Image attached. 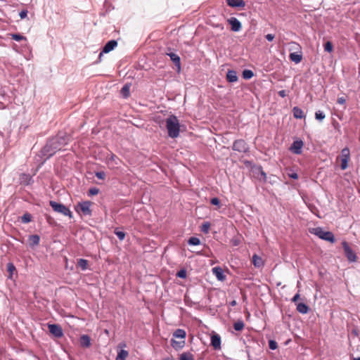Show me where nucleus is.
<instances>
[{"mask_svg": "<svg viewBox=\"0 0 360 360\" xmlns=\"http://www.w3.org/2000/svg\"><path fill=\"white\" fill-rule=\"evenodd\" d=\"M163 360H173V358L172 357H167V358L164 359Z\"/></svg>", "mask_w": 360, "mask_h": 360, "instance_id": "obj_54", "label": "nucleus"}, {"mask_svg": "<svg viewBox=\"0 0 360 360\" xmlns=\"http://www.w3.org/2000/svg\"><path fill=\"white\" fill-rule=\"evenodd\" d=\"M226 79L229 82H236L238 80L236 71L233 70H229L226 74Z\"/></svg>", "mask_w": 360, "mask_h": 360, "instance_id": "obj_17", "label": "nucleus"}, {"mask_svg": "<svg viewBox=\"0 0 360 360\" xmlns=\"http://www.w3.org/2000/svg\"><path fill=\"white\" fill-rule=\"evenodd\" d=\"M311 233L317 236L319 238L330 243H334L335 240V236L332 232L326 231L321 227L314 229Z\"/></svg>", "mask_w": 360, "mask_h": 360, "instance_id": "obj_4", "label": "nucleus"}, {"mask_svg": "<svg viewBox=\"0 0 360 360\" xmlns=\"http://www.w3.org/2000/svg\"><path fill=\"white\" fill-rule=\"evenodd\" d=\"M210 203L214 205L219 206L220 205V200L218 198H213L210 200Z\"/></svg>", "mask_w": 360, "mask_h": 360, "instance_id": "obj_45", "label": "nucleus"}, {"mask_svg": "<svg viewBox=\"0 0 360 360\" xmlns=\"http://www.w3.org/2000/svg\"><path fill=\"white\" fill-rule=\"evenodd\" d=\"M171 345L175 350H179L184 347L185 340H181L180 341H177L174 339H172L171 340Z\"/></svg>", "mask_w": 360, "mask_h": 360, "instance_id": "obj_18", "label": "nucleus"}, {"mask_svg": "<svg viewBox=\"0 0 360 360\" xmlns=\"http://www.w3.org/2000/svg\"><path fill=\"white\" fill-rule=\"evenodd\" d=\"M293 116L297 119L304 117V111L299 107H294L292 109Z\"/></svg>", "mask_w": 360, "mask_h": 360, "instance_id": "obj_24", "label": "nucleus"}, {"mask_svg": "<svg viewBox=\"0 0 360 360\" xmlns=\"http://www.w3.org/2000/svg\"><path fill=\"white\" fill-rule=\"evenodd\" d=\"M315 117L317 120L322 121L325 119L326 115L325 113L321 110H317L315 112Z\"/></svg>", "mask_w": 360, "mask_h": 360, "instance_id": "obj_37", "label": "nucleus"}, {"mask_svg": "<svg viewBox=\"0 0 360 360\" xmlns=\"http://www.w3.org/2000/svg\"><path fill=\"white\" fill-rule=\"evenodd\" d=\"M117 45V42L115 40L108 41L104 46L103 51L99 54V58L102 56L103 53H107L113 50Z\"/></svg>", "mask_w": 360, "mask_h": 360, "instance_id": "obj_11", "label": "nucleus"}, {"mask_svg": "<svg viewBox=\"0 0 360 360\" xmlns=\"http://www.w3.org/2000/svg\"><path fill=\"white\" fill-rule=\"evenodd\" d=\"M212 273L220 281H223L226 279V276L224 274L223 269L219 266L214 267L212 269Z\"/></svg>", "mask_w": 360, "mask_h": 360, "instance_id": "obj_14", "label": "nucleus"}, {"mask_svg": "<svg viewBox=\"0 0 360 360\" xmlns=\"http://www.w3.org/2000/svg\"><path fill=\"white\" fill-rule=\"evenodd\" d=\"M350 153L347 147L344 148L341 150V169H346L348 167V162L349 160Z\"/></svg>", "mask_w": 360, "mask_h": 360, "instance_id": "obj_7", "label": "nucleus"}, {"mask_svg": "<svg viewBox=\"0 0 360 360\" xmlns=\"http://www.w3.org/2000/svg\"><path fill=\"white\" fill-rule=\"evenodd\" d=\"M200 243V240L197 237H191L188 240V244L190 245H198Z\"/></svg>", "mask_w": 360, "mask_h": 360, "instance_id": "obj_34", "label": "nucleus"}, {"mask_svg": "<svg viewBox=\"0 0 360 360\" xmlns=\"http://www.w3.org/2000/svg\"><path fill=\"white\" fill-rule=\"evenodd\" d=\"M269 347L272 350H275L276 349H277L278 347V344L277 342L274 340H270L269 341Z\"/></svg>", "mask_w": 360, "mask_h": 360, "instance_id": "obj_41", "label": "nucleus"}, {"mask_svg": "<svg viewBox=\"0 0 360 360\" xmlns=\"http://www.w3.org/2000/svg\"><path fill=\"white\" fill-rule=\"evenodd\" d=\"M120 160L115 155L111 153L108 158V163H113L115 165H117Z\"/></svg>", "mask_w": 360, "mask_h": 360, "instance_id": "obj_30", "label": "nucleus"}, {"mask_svg": "<svg viewBox=\"0 0 360 360\" xmlns=\"http://www.w3.org/2000/svg\"><path fill=\"white\" fill-rule=\"evenodd\" d=\"M32 221V215L26 212L21 217V221L24 224H27Z\"/></svg>", "mask_w": 360, "mask_h": 360, "instance_id": "obj_32", "label": "nucleus"}, {"mask_svg": "<svg viewBox=\"0 0 360 360\" xmlns=\"http://www.w3.org/2000/svg\"><path fill=\"white\" fill-rule=\"evenodd\" d=\"M258 178L264 181H266V174L263 171L261 167L258 168Z\"/></svg>", "mask_w": 360, "mask_h": 360, "instance_id": "obj_38", "label": "nucleus"}, {"mask_svg": "<svg viewBox=\"0 0 360 360\" xmlns=\"http://www.w3.org/2000/svg\"><path fill=\"white\" fill-rule=\"evenodd\" d=\"M130 87H131V84L127 83V84H125L121 89L120 94L124 98H127L129 96Z\"/></svg>", "mask_w": 360, "mask_h": 360, "instance_id": "obj_20", "label": "nucleus"}, {"mask_svg": "<svg viewBox=\"0 0 360 360\" xmlns=\"http://www.w3.org/2000/svg\"><path fill=\"white\" fill-rule=\"evenodd\" d=\"M23 176H25L26 178H28V176L26 174H23Z\"/></svg>", "mask_w": 360, "mask_h": 360, "instance_id": "obj_56", "label": "nucleus"}, {"mask_svg": "<svg viewBox=\"0 0 360 360\" xmlns=\"http://www.w3.org/2000/svg\"><path fill=\"white\" fill-rule=\"evenodd\" d=\"M244 326H245V324H244L243 321H240V320H239L233 323V328L236 331L242 330L243 329Z\"/></svg>", "mask_w": 360, "mask_h": 360, "instance_id": "obj_31", "label": "nucleus"}, {"mask_svg": "<svg viewBox=\"0 0 360 360\" xmlns=\"http://www.w3.org/2000/svg\"><path fill=\"white\" fill-rule=\"evenodd\" d=\"M290 60L295 63L296 64L300 63L302 59V55L297 52L290 53L289 55Z\"/></svg>", "mask_w": 360, "mask_h": 360, "instance_id": "obj_19", "label": "nucleus"}, {"mask_svg": "<svg viewBox=\"0 0 360 360\" xmlns=\"http://www.w3.org/2000/svg\"><path fill=\"white\" fill-rule=\"evenodd\" d=\"M289 176L291 178V179H297L298 178V175L297 173L295 172H293L292 174H289Z\"/></svg>", "mask_w": 360, "mask_h": 360, "instance_id": "obj_52", "label": "nucleus"}, {"mask_svg": "<svg viewBox=\"0 0 360 360\" xmlns=\"http://www.w3.org/2000/svg\"><path fill=\"white\" fill-rule=\"evenodd\" d=\"M300 298V294L299 293H297L294 295V297L292 298V302H296Z\"/></svg>", "mask_w": 360, "mask_h": 360, "instance_id": "obj_51", "label": "nucleus"}, {"mask_svg": "<svg viewBox=\"0 0 360 360\" xmlns=\"http://www.w3.org/2000/svg\"><path fill=\"white\" fill-rule=\"evenodd\" d=\"M69 141L68 136L65 134H58L56 136L50 139L41 150V155L45 157L44 160L50 158L58 150L65 146Z\"/></svg>", "mask_w": 360, "mask_h": 360, "instance_id": "obj_1", "label": "nucleus"}, {"mask_svg": "<svg viewBox=\"0 0 360 360\" xmlns=\"http://www.w3.org/2000/svg\"><path fill=\"white\" fill-rule=\"evenodd\" d=\"M338 103L339 104H341V105H343L346 103V99L343 97H340L338 98V101H337Z\"/></svg>", "mask_w": 360, "mask_h": 360, "instance_id": "obj_49", "label": "nucleus"}, {"mask_svg": "<svg viewBox=\"0 0 360 360\" xmlns=\"http://www.w3.org/2000/svg\"><path fill=\"white\" fill-rule=\"evenodd\" d=\"M248 148L245 141L243 139L236 140L233 144V150L240 153L247 152Z\"/></svg>", "mask_w": 360, "mask_h": 360, "instance_id": "obj_8", "label": "nucleus"}, {"mask_svg": "<svg viewBox=\"0 0 360 360\" xmlns=\"http://www.w3.org/2000/svg\"><path fill=\"white\" fill-rule=\"evenodd\" d=\"M167 55L170 58L171 60L174 63L175 66L177 68L178 71L181 70V59L180 57L172 52L167 53Z\"/></svg>", "mask_w": 360, "mask_h": 360, "instance_id": "obj_13", "label": "nucleus"}, {"mask_svg": "<svg viewBox=\"0 0 360 360\" xmlns=\"http://www.w3.org/2000/svg\"><path fill=\"white\" fill-rule=\"evenodd\" d=\"M354 360H360V357L354 358Z\"/></svg>", "mask_w": 360, "mask_h": 360, "instance_id": "obj_55", "label": "nucleus"}, {"mask_svg": "<svg viewBox=\"0 0 360 360\" xmlns=\"http://www.w3.org/2000/svg\"><path fill=\"white\" fill-rule=\"evenodd\" d=\"M180 360H194L193 355L191 352H183L180 354Z\"/></svg>", "mask_w": 360, "mask_h": 360, "instance_id": "obj_29", "label": "nucleus"}, {"mask_svg": "<svg viewBox=\"0 0 360 360\" xmlns=\"http://www.w3.org/2000/svg\"><path fill=\"white\" fill-rule=\"evenodd\" d=\"M231 306L234 307L237 304V302L236 300H233L230 302Z\"/></svg>", "mask_w": 360, "mask_h": 360, "instance_id": "obj_53", "label": "nucleus"}, {"mask_svg": "<svg viewBox=\"0 0 360 360\" xmlns=\"http://www.w3.org/2000/svg\"><path fill=\"white\" fill-rule=\"evenodd\" d=\"M303 146V141L301 140H297L293 141L290 149L295 154L299 155L302 153V148Z\"/></svg>", "mask_w": 360, "mask_h": 360, "instance_id": "obj_12", "label": "nucleus"}, {"mask_svg": "<svg viewBox=\"0 0 360 360\" xmlns=\"http://www.w3.org/2000/svg\"><path fill=\"white\" fill-rule=\"evenodd\" d=\"M279 96L284 98L287 96L286 91L285 90H281L278 92Z\"/></svg>", "mask_w": 360, "mask_h": 360, "instance_id": "obj_50", "label": "nucleus"}, {"mask_svg": "<svg viewBox=\"0 0 360 360\" xmlns=\"http://www.w3.org/2000/svg\"><path fill=\"white\" fill-rule=\"evenodd\" d=\"M342 246L344 250V253L345 257H347V260L349 262H356L357 257L356 253L352 250V248L349 247V244L346 241L342 242Z\"/></svg>", "mask_w": 360, "mask_h": 360, "instance_id": "obj_6", "label": "nucleus"}, {"mask_svg": "<svg viewBox=\"0 0 360 360\" xmlns=\"http://www.w3.org/2000/svg\"><path fill=\"white\" fill-rule=\"evenodd\" d=\"M48 328L49 332L56 338H61L63 335V329L58 324H49Z\"/></svg>", "mask_w": 360, "mask_h": 360, "instance_id": "obj_9", "label": "nucleus"}, {"mask_svg": "<svg viewBox=\"0 0 360 360\" xmlns=\"http://www.w3.org/2000/svg\"><path fill=\"white\" fill-rule=\"evenodd\" d=\"M77 266L80 267L82 271H85L88 268V261L85 259H79L77 261Z\"/></svg>", "mask_w": 360, "mask_h": 360, "instance_id": "obj_28", "label": "nucleus"}, {"mask_svg": "<svg viewBox=\"0 0 360 360\" xmlns=\"http://www.w3.org/2000/svg\"><path fill=\"white\" fill-rule=\"evenodd\" d=\"M7 271L10 273V278L11 277L13 271H15V267L13 263H8L7 264Z\"/></svg>", "mask_w": 360, "mask_h": 360, "instance_id": "obj_39", "label": "nucleus"}, {"mask_svg": "<svg viewBox=\"0 0 360 360\" xmlns=\"http://www.w3.org/2000/svg\"><path fill=\"white\" fill-rule=\"evenodd\" d=\"M95 175L99 179H104L105 177V174L103 172H97Z\"/></svg>", "mask_w": 360, "mask_h": 360, "instance_id": "obj_46", "label": "nucleus"}, {"mask_svg": "<svg viewBox=\"0 0 360 360\" xmlns=\"http://www.w3.org/2000/svg\"><path fill=\"white\" fill-rule=\"evenodd\" d=\"M324 50L327 52H331L332 50H333V45L330 42V41H327L325 44H324Z\"/></svg>", "mask_w": 360, "mask_h": 360, "instance_id": "obj_44", "label": "nucleus"}, {"mask_svg": "<svg viewBox=\"0 0 360 360\" xmlns=\"http://www.w3.org/2000/svg\"><path fill=\"white\" fill-rule=\"evenodd\" d=\"M11 36L12 39L17 41H20L21 40H27L25 37H24L20 34H11Z\"/></svg>", "mask_w": 360, "mask_h": 360, "instance_id": "obj_36", "label": "nucleus"}, {"mask_svg": "<svg viewBox=\"0 0 360 360\" xmlns=\"http://www.w3.org/2000/svg\"><path fill=\"white\" fill-rule=\"evenodd\" d=\"M49 204H50V206L52 207V209L55 212L60 213V214H63L64 216H68L70 219L72 218V212L65 205H64L61 203H58L57 202L53 201V200H51L49 202Z\"/></svg>", "mask_w": 360, "mask_h": 360, "instance_id": "obj_3", "label": "nucleus"}, {"mask_svg": "<svg viewBox=\"0 0 360 360\" xmlns=\"http://www.w3.org/2000/svg\"><path fill=\"white\" fill-rule=\"evenodd\" d=\"M27 10H22L19 13V16L21 19L25 18L27 17Z\"/></svg>", "mask_w": 360, "mask_h": 360, "instance_id": "obj_47", "label": "nucleus"}, {"mask_svg": "<svg viewBox=\"0 0 360 360\" xmlns=\"http://www.w3.org/2000/svg\"><path fill=\"white\" fill-rule=\"evenodd\" d=\"M80 344L82 347H89L91 345V339L87 335H83L80 338Z\"/></svg>", "mask_w": 360, "mask_h": 360, "instance_id": "obj_25", "label": "nucleus"}, {"mask_svg": "<svg viewBox=\"0 0 360 360\" xmlns=\"http://www.w3.org/2000/svg\"><path fill=\"white\" fill-rule=\"evenodd\" d=\"M228 23L231 25L233 32H239L241 30V22L235 17H231L227 20Z\"/></svg>", "mask_w": 360, "mask_h": 360, "instance_id": "obj_10", "label": "nucleus"}, {"mask_svg": "<svg viewBox=\"0 0 360 360\" xmlns=\"http://www.w3.org/2000/svg\"><path fill=\"white\" fill-rule=\"evenodd\" d=\"M166 128L168 136L172 139L177 138L180 132V124L176 116L172 115L166 119Z\"/></svg>", "mask_w": 360, "mask_h": 360, "instance_id": "obj_2", "label": "nucleus"}, {"mask_svg": "<svg viewBox=\"0 0 360 360\" xmlns=\"http://www.w3.org/2000/svg\"><path fill=\"white\" fill-rule=\"evenodd\" d=\"M99 193V189L96 187H92L89 190V195H95Z\"/></svg>", "mask_w": 360, "mask_h": 360, "instance_id": "obj_42", "label": "nucleus"}, {"mask_svg": "<svg viewBox=\"0 0 360 360\" xmlns=\"http://www.w3.org/2000/svg\"><path fill=\"white\" fill-rule=\"evenodd\" d=\"M252 264L255 267L259 268L264 265V262L262 257L255 254L252 256Z\"/></svg>", "mask_w": 360, "mask_h": 360, "instance_id": "obj_22", "label": "nucleus"}, {"mask_svg": "<svg viewBox=\"0 0 360 360\" xmlns=\"http://www.w3.org/2000/svg\"><path fill=\"white\" fill-rule=\"evenodd\" d=\"M266 39L269 41H271L274 40V35L272 34H267L266 36H265Z\"/></svg>", "mask_w": 360, "mask_h": 360, "instance_id": "obj_48", "label": "nucleus"}, {"mask_svg": "<svg viewBox=\"0 0 360 360\" xmlns=\"http://www.w3.org/2000/svg\"><path fill=\"white\" fill-rule=\"evenodd\" d=\"M40 241V237L35 234L29 236V245L31 247L37 246L39 245Z\"/></svg>", "mask_w": 360, "mask_h": 360, "instance_id": "obj_21", "label": "nucleus"}, {"mask_svg": "<svg viewBox=\"0 0 360 360\" xmlns=\"http://www.w3.org/2000/svg\"><path fill=\"white\" fill-rule=\"evenodd\" d=\"M297 310L300 314H305L308 313L309 308L306 304L300 302L297 304Z\"/></svg>", "mask_w": 360, "mask_h": 360, "instance_id": "obj_23", "label": "nucleus"}, {"mask_svg": "<svg viewBox=\"0 0 360 360\" xmlns=\"http://www.w3.org/2000/svg\"><path fill=\"white\" fill-rule=\"evenodd\" d=\"M115 234L117 236V238L120 240H123L125 238V233L123 232V231H118V230H115Z\"/></svg>", "mask_w": 360, "mask_h": 360, "instance_id": "obj_40", "label": "nucleus"}, {"mask_svg": "<svg viewBox=\"0 0 360 360\" xmlns=\"http://www.w3.org/2000/svg\"><path fill=\"white\" fill-rule=\"evenodd\" d=\"M254 76V73L250 70H244L243 72V77L245 79H250Z\"/></svg>", "mask_w": 360, "mask_h": 360, "instance_id": "obj_33", "label": "nucleus"}, {"mask_svg": "<svg viewBox=\"0 0 360 360\" xmlns=\"http://www.w3.org/2000/svg\"><path fill=\"white\" fill-rule=\"evenodd\" d=\"M129 353L127 350L121 349L118 352L115 360H126Z\"/></svg>", "mask_w": 360, "mask_h": 360, "instance_id": "obj_27", "label": "nucleus"}, {"mask_svg": "<svg viewBox=\"0 0 360 360\" xmlns=\"http://www.w3.org/2000/svg\"><path fill=\"white\" fill-rule=\"evenodd\" d=\"M186 331L184 330L180 329V328L176 329L173 333V337L175 338H181L182 340H184L186 338Z\"/></svg>", "mask_w": 360, "mask_h": 360, "instance_id": "obj_26", "label": "nucleus"}, {"mask_svg": "<svg viewBox=\"0 0 360 360\" xmlns=\"http://www.w3.org/2000/svg\"><path fill=\"white\" fill-rule=\"evenodd\" d=\"M211 345L215 349H219L221 348V338L219 335L215 334L211 337Z\"/></svg>", "mask_w": 360, "mask_h": 360, "instance_id": "obj_15", "label": "nucleus"}, {"mask_svg": "<svg viewBox=\"0 0 360 360\" xmlns=\"http://www.w3.org/2000/svg\"><path fill=\"white\" fill-rule=\"evenodd\" d=\"M176 276L181 278H185L187 276L186 271L185 269H181L177 272Z\"/></svg>", "mask_w": 360, "mask_h": 360, "instance_id": "obj_43", "label": "nucleus"}, {"mask_svg": "<svg viewBox=\"0 0 360 360\" xmlns=\"http://www.w3.org/2000/svg\"><path fill=\"white\" fill-rule=\"evenodd\" d=\"M91 204L92 202L88 200L79 202L75 206V211L77 213H82L84 216H91V210L90 207Z\"/></svg>", "mask_w": 360, "mask_h": 360, "instance_id": "obj_5", "label": "nucleus"}, {"mask_svg": "<svg viewBox=\"0 0 360 360\" xmlns=\"http://www.w3.org/2000/svg\"><path fill=\"white\" fill-rule=\"evenodd\" d=\"M228 6L233 8L244 7L245 2L243 0H226Z\"/></svg>", "mask_w": 360, "mask_h": 360, "instance_id": "obj_16", "label": "nucleus"}, {"mask_svg": "<svg viewBox=\"0 0 360 360\" xmlns=\"http://www.w3.org/2000/svg\"><path fill=\"white\" fill-rule=\"evenodd\" d=\"M210 223L207 221L202 224L200 231L204 233H207L210 231Z\"/></svg>", "mask_w": 360, "mask_h": 360, "instance_id": "obj_35", "label": "nucleus"}]
</instances>
